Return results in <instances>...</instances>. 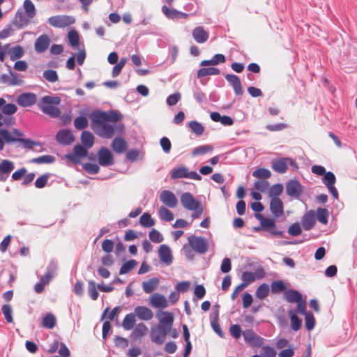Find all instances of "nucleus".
Masks as SVG:
<instances>
[{"label":"nucleus","instance_id":"obj_37","mask_svg":"<svg viewBox=\"0 0 357 357\" xmlns=\"http://www.w3.org/2000/svg\"><path fill=\"white\" fill-rule=\"evenodd\" d=\"M11 132L7 129H3L1 131V137L4 141V143L12 144L16 142H20V138L14 137Z\"/></svg>","mask_w":357,"mask_h":357},{"label":"nucleus","instance_id":"obj_45","mask_svg":"<svg viewBox=\"0 0 357 357\" xmlns=\"http://www.w3.org/2000/svg\"><path fill=\"white\" fill-rule=\"evenodd\" d=\"M97 288L96 283L94 280H91L88 282V293L93 301H96L99 296Z\"/></svg>","mask_w":357,"mask_h":357},{"label":"nucleus","instance_id":"obj_1","mask_svg":"<svg viewBox=\"0 0 357 357\" xmlns=\"http://www.w3.org/2000/svg\"><path fill=\"white\" fill-rule=\"evenodd\" d=\"M156 317L159 320L158 331L160 333L161 337L157 335L154 337V340H155V344L161 345L164 343L166 336L171 331L174 320V315L171 312L158 311L156 313Z\"/></svg>","mask_w":357,"mask_h":357},{"label":"nucleus","instance_id":"obj_5","mask_svg":"<svg viewBox=\"0 0 357 357\" xmlns=\"http://www.w3.org/2000/svg\"><path fill=\"white\" fill-rule=\"evenodd\" d=\"M75 22L73 16L68 15H54L48 19V22L53 26L57 28H64Z\"/></svg>","mask_w":357,"mask_h":357},{"label":"nucleus","instance_id":"obj_16","mask_svg":"<svg viewBox=\"0 0 357 357\" xmlns=\"http://www.w3.org/2000/svg\"><path fill=\"white\" fill-rule=\"evenodd\" d=\"M270 210L274 218H277L284 213V204L279 197H273L270 202Z\"/></svg>","mask_w":357,"mask_h":357},{"label":"nucleus","instance_id":"obj_46","mask_svg":"<svg viewBox=\"0 0 357 357\" xmlns=\"http://www.w3.org/2000/svg\"><path fill=\"white\" fill-rule=\"evenodd\" d=\"M13 162L8 160H3L0 162V172L5 174H10L14 169Z\"/></svg>","mask_w":357,"mask_h":357},{"label":"nucleus","instance_id":"obj_25","mask_svg":"<svg viewBox=\"0 0 357 357\" xmlns=\"http://www.w3.org/2000/svg\"><path fill=\"white\" fill-rule=\"evenodd\" d=\"M284 298L288 303H297L303 298L302 294L296 289H287L284 291Z\"/></svg>","mask_w":357,"mask_h":357},{"label":"nucleus","instance_id":"obj_52","mask_svg":"<svg viewBox=\"0 0 357 357\" xmlns=\"http://www.w3.org/2000/svg\"><path fill=\"white\" fill-rule=\"evenodd\" d=\"M189 127L190 128L192 131L197 136L203 134L204 131V126L195 120L192 121L189 123Z\"/></svg>","mask_w":357,"mask_h":357},{"label":"nucleus","instance_id":"obj_12","mask_svg":"<svg viewBox=\"0 0 357 357\" xmlns=\"http://www.w3.org/2000/svg\"><path fill=\"white\" fill-rule=\"evenodd\" d=\"M316 223V213L314 210H310L305 213L301 218V224L304 230H310Z\"/></svg>","mask_w":357,"mask_h":357},{"label":"nucleus","instance_id":"obj_19","mask_svg":"<svg viewBox=\"0 0 357 357\" xmlns=\"http://www.w3.org/2000/svg\"><path fill=\"white\" fill-rule=\"evenodd\" d=\"M134 314L142 321H149L153 317V313L146 306H137L134 310Z\"/></svg>","mask_w":357,"mask_h":357},{"label":"nucleus","instance_id":"obj_42","mask_svg":"<svg viewBox=\"0 0 357 357\" xmlns=\"http://www.w3.org/2000/svg\"><path fill=\"white\" fill-rule=\"evenodd\" d=\"M137 264V261L135 259H130L125 262L119 269V275H124L131 271Z\"/></svg>","mask_w":357,"mask_h":357},{"label":"nucleus","instance_id":"obj_59","mask_svg":"<svg viewBox=\"0 0 357 357\" xmlns=\"http://www.w3.org/2000/svg\"><path fill=\"white\" fill-rule=\"evenodd\" d=\"M149 238L155 243H159L163 241L164 238L161 233L155 229H152L149 234Z\"/></svg>","mask_w":357,"mask_h":357},{"label":"nucleus","instance_id":"obj_9","mask_svg":"<svg viewBox=\"0 0 357 357\" xmlns=\"http://www.w3.org/2000/svg\"><path fill=\"white\" fill-rule=\"evenodd\" d=\"M88 117L91 121V128L95 129L96 127H99L107 122V112L95 109L89 113Z\"/></svg>","mask_w":357,"mask_h":357},{"label":"nucleus","instance_id":"obj_38","mask_svg":"<svg viewBox=\"0 0 357 357\" xmlns=\"http://www.w3.org/2000/svg\"><path fill=\"white\" fill-rule=\"evenodd\" d=\"M43 326L47 329H52L56 324L55 316L51 313H47L43 319Z\"/></svg>","mask_w":357,"mask_h":357},{"label":"nucleus","instance_id":"obj_47","mask_svg":"<svg viewBox=\"0 0 357 357\" xmlns=\"http://www.w3.org/2000/svg\"><path fill=\"white\" fill-rule=\"evenodd\" d=\"M56 160V158L54 156L51 155H41L38 158H33L31 160V162L36 163V164H50L54 162Z\"/></svg>","mask_w":357,"mask_h":357},{"label":"nucleus","instance_id":"obj_28","mask_svg":"<svg viewBox=\"0 0 357 357\" xmlns=\"http://www.w3.org/2000/svg\"><path fill=\"white\" fill-rule=\"evenodd\" d=\"M160 283V279L158 278H152L148 281H144L142 282L143 291L146 294L153 292L158 286Z\"/></svg>","mask_w":357,"mask_h":357},{"label":"nucleus","instance_id":"obj_50","mask_svg":"<svg viewBox=\"0 0 357 357\" xmlns=\"http://www.w3.org/2000/svg\"><path fill=\"white\" fill-rule=\"evenodd\" d=\"M68 39L69 44L73 47H76L79 45V36L77 31L71 30L68 33Z\"/></svg>","mask_w":357,"mask_h":357},{"label":"nucleus","instance_id":"obj_30","mask_svg":"<svg viewBox=\"0 0 357 357\" xmlns=\"http://www.w3.org/2000/svg\"><path fill=\"white\" fill-rule=\"evenodd\" d=\"M288 315L291 321V329L294 331H299L302 326V319L296 314V311L294 310H289Z\"/></svg>","mask_w":357,"mask_h":357},{"label":"nucleus","instance_id":"obj_32","mask_svg":"<svg viewBox=\"0 0 357 357\" xmlns=\"http://www.w3.org/2000/svg\"><path fill=\"white\" fill-rule=\"evenodd\" d=\"M135 314L134 313H129L124 317L122 326L126 331H130L133 328L136 324Z\"/></svg>","mask_w":357,"mask_h":357},{"label":"nucleus","instance_id":"obj_35","mask_svg":"<svg viewBox=\"0 0 357 357\" xmlns=\"http://www.w3.org/2000/svg\"><path fill=\"white\" fill-rule=\"evenodd\" d=\"M147 331L148 328L143 323H139L135 326L130 336L134 339L139 338L145 335Z\"/></svg>","mask_w":357,"mask_h":357},{"label":"nucleus","instance_id":"obj_40","mask_svg":"<svg viewBox=\"0 0 357 357\" xmlns=\"http://www.w3.org/2000/svg\"><path fill=\"white\" fill-rule=\"evenodd\" d=\"M59 268V263L58 260L55 258H52L48 263V265L46 268L45 274H48L49 275H52V278H54L56 275V272Z\"/></svg>","mask_w":357,"mask_h":357},{"label":"nucleus","instance_id":"obj_56","mask_svg":"<svg viewBox=\"0 0 357 357\" xmlns=\"http://www.w3.org/2000/svg\"><path fill=\"white\" fill-rule=\"evenodd\" d=\"M283 185L281 183H276L271 186L269 190L268 195L272 199L278 197L283 191Z\"/></svg>","mask_w":357,"mask_h":357},{"label":"nucleus","instance_id":"obj_48","mask_svg":"<svg viewBox=\"0 0 357 357\" xmlns=\"http://www.w3.org/2000/svg\"><path fill=\"white\" fill-rule=\"evenodd\" d=\"M252 176L264 180L271 176V172L266 168H258L252 172Z\"/></svg>","mask_w":357,"mask_h":357},{"label":"nucleus","instance_id":"obj_34","mask_svg":"<svg viewBox=\"0 0 357 357\" xmlns=\"http://www.w3.org/2000/svg\"><path fill=\"white\" fill-rule=\"evenodd\" d=\"M188 169L186 167L182 166L178 168H174L171 172V178L178 179L188 177Z\"/></svg>","mask_w":357,"mask_h":357},{"label":"nucleus","instance_id":"obj_63","mask_svg":"<svg viewBox=\"0 0 357 357\" xmlns=\"http://www.w3.org/2000/svg\"><path fill=\"white\" fill-rule=\"evenodd\" d=\"M50 176V173H45V174L41 175L40 176H39L38 178H37L34 183L36 188H40V189L44 188L47 183Z\"/></svg>","mask_w":357,"mask_h":357},{"label":"nucleus","instance_id":"obj_11","mask_svg":"<svg viewBox=\"0 0 357 357\" xmlns=\"http://www.w3.org/2000/svg\"><path fill=\"white\" fill-rule=\"evenodd\" d=\"M160 200L169 208H175L178 204V199L175 195L169 190H164L160 194Z\"/></svg>","mask_w":357,"mask_h":357},{"label":"nucleus","instance_id":"obj_21","mask_svg":"<svg viewBox=\"0 0 357 357\" xmlns=\"http://www.w3.org/2000/svg\"><path fill=\"white\" fill-rule=\"evenodd\" d=\"M100 128L97 134L102 138L110 139L113 137L115 131V126L109 124L107 122L99 126Z\"/></svg>","mask_w":357,"mask_h":357},{"label":"nucleus","instance_id":"obj_44","mask_svg":"<svg viewBox=\"0 0 357 357\" xmlns=\"http://www.w3.org/2000/svg\"><path fill=\"white\" fill-rule=\"evenodd\" d=\"M24 8L25 9V12L29 18H33L36 15V8L34 4L31 0H25L24 1Z\"/></svg>","mask_w":357,"mask_h":357},{"label":"nucleus","instance_id":"obj_54","mask_svg":"<svg viewBox=\"0 0 357 357\" xmlns=\"http://www.w3.org/2000/svg\"><path fill=\"white\" fill-rule=\"evenodd\" d=\"M322 182L326 187L335 185L336 177L332 172H327L322 177Z\"/></svg>","mask_w":357,"mask_h":357},{"label":"nucleus","instance_id":"obj_10","mask_svg":"<svg viewBox=\"0 0 357 357\" xmlns=\"http://www.w3.org/2000/svg\"><path fill=\"white\" fill-rule=\"evenodd\" d=\"M180 201L183 207L188 211L197 209L200 204V202L189 192H183L180 197Z\"/></svg>","mask_w":357,"mask_h":357},{"label":"nucleus","instance_id":"obj_3","mask_svg":"<svg viewBox=\"0 0 357 357\" xmlns=\"http://www.w3.org/2000/svg\"><path fill=\"white\" fill-rule=\"evenodd\" d=\"M188 243L195 252L199 254H205L208 245L206 240L201 236H190L188 238Z\"/></svg>","mask_w":357,"mask_h":357},{"label":"nucleus","instance_id":"obj_7","mask_svg":"<svg viewBox=\"0 0 357 357\" xmlns=\"http://www.w3.org/2000/svg\"><path fill=\"white\" fill-rule=\"evenodd\" d=\"M97 155L98 163L102 167H109L114 163V155L112 151L106 147H101Z\"/></svg>","mask_w":357,"mask_h":357},{"label":"nucleus","instance_id":"obj_60","mask_svg":"<svg viewBox=\"0 0 357 357\" xmlns=\"http://www.w3.org/2000/svg\"><path fill=\"white\" fill-rule=\"evenodd\" d=\"M43 77L50 82H55L59 79L57 73L54 70H46L43 73Z\"/></svg>","mask_w":357,"mask_h":357},{"label":"nucleus","instance_id":"obj_36","mask_svg":"<svg viewBox=\"0 0 357 357\" xmlns=\"http://www.w3.org/2000/svg\"><path fill=\"white\" fill-rule=\"evenodd\" d=\"M329 217V211L326 208H318L317 209L316 218L317 220L323 224L326 225Z\"/></svg>","mask_w":357,"mask_h":357},{"label":"nucleus","instance_id":"obj_57","mask_svg":"<svg viewBox=\"0 0 357 357\" xmlns=\"http://www.w3.org/2000/svg\"><path fill=\"white\" fill-rule=\"evenodd\" d=\"M82 168L89 174H96L100 169L98 165L90 162L82 164Z\"/></svg>","mask_w":357,"mask_h":357},{"label":"nucleus","instance_id":"obj_39","mask_svg":"<svg viewBox=\"0 0 357 357\" xmlns=\"http://www.w3.org/2000/svg\"><path fill=\"white\" fill-rule=\"evenodd\" d=\"M269 291L270 288L268 284L263 283L257 288L255 296L260 300H263L268 295Z\"/></svg>","mask_w":357,"mask_h":357},{"label":"nucleus","instance_id":"obj_13","mask_svg":"<svg viewBox=\"0 0 357 357\" xmlns=\"http://www.w3.org/2000/svg\"><path fill=\"white\" fill-rule=\"evenodd\" d=\"M158 256L162 263L167 266H169L173 261V256L169 245L162 244L159 247Z\"/></svg>","mask_w":357,"mask_h":357},{"label":"nucleus","instance_id":"obj_61","mask_svg":"<svg viewBox=\"0 0 357 357\" xmlns=\"http://www.w3.org/2000/svg\"><path fill=\"white\" fill-rule=\"evenodd\" d=\"M1 312L4 315L5 319L8 323H12L13 321V316H12V307L9 304H4L1 307Z\"/></svg>","mask_w":357,"mask_h":357},{"label":"nucleus","instance_id":"obj_2","mask_svg":"<svg viewBox=\"0 0 357 357\" xmlns=\"http://www.w3.org/2000/svg\"><path fill=\"white\" fill-rule=\"evenodd\" d=\"M61 98L59 96H45L38 102V107L40 111L52 118H57L61 114L60 109L56 107L61 103Z\"/></svg>","mask_w":357,"mask_h":357},{"label":"nucleus","instance_id":"obj_51","mask_svg":"<svg viewBox=\"0 0 357 357\" xmlns=\"http://www.w3.org/2000/svg\"><path fill=\"white\" fill-rule=\"evenodd\" d=\"M213 149V147L212 145H210V144L202 145V146H197L195 149H194L192 154L193 156L199 155H204V154H206V153L212 151Z\"/></svg>","mask_w":357,"mask_h":357},{"label":"nucleus","instance_id":"obj_24","mask_svg":"<svg viewBox=\"0 0 357 357\" xmlns=\"http://www.w3.org/2000/svg\"><path fill=\"white\" fill-rule=\"evenodd\" d=\"M267 223L268 225L266 227V231L268 232L271 236H284V232L283 231L277 229V225L274 218H270Z\"/></svg>","mask_w":357,"mask_h":357},{"label":"nucleus","instance_id":"obj_53","mask_svg":"<svg viewBox=\"0 0 357 357\" xmlns=\"http://www.w3.org/2000/svg\"><path fill=\"white\" fill-rule=\"evenodd\" d=\"M316 321L314 314L309 312L305 315V324L307 331H312L315 326Z\"/></svg>","mask_w":357,"mask_h":357},{"label":"nucleus","instance_id":"obj_62","mask_svg":"<svg viewBox=\"0 0 357 357\" xmlns=\"http://www.w3.org/2000/svg\"><path fill=\"white\" fill-rule=\"evenodd\" d=\"M193 97L199 104H202L204 102H206V94L198 86H197L193 91Z\"/></svg>","mask_w":357,"mask_h":357},{"label":"nucleus","instance_id":"obj_20","mask_svg":"<svg viewBox=\"0 0 357 357\" xmlns=\"http://www.w3.org/2000/svg\"><path fill=\"white\" fill-rule=\"evenodd\" d=\"M85 110H88V108L80 111L79 116L75 119L74 126L77 130H82L86 128L89 126L87 116L89 113L86 112Z\"/></svg>","mask_w":357,"mask_h":357},{"label":"nucleus","instance_id":"obj_31","mask_svg":"<svg viewBox=\"0 0 357 357\" xmlns=\"http://www.w3.org/2000/svg\"><path fill=\"white\" fill-rule=\"evenodd\" d=\"M113 150L117 153H123L127 148V143L123 137H116L112 143Z\"/></svg>","mask_w":357,"mask_h":357},{"label":"nucleus","instance_id":"obj_23","mask_svg":"<svg viewBox=\"0 0 357 357\" xmlns=\"http://www.w3.org/2000/svg\"><path fill=\"white\" fill-rule=\"evenodd\" d=\"M162 11L168 19L171 20L186 17L188 16V14L178 11L176 9L169 8L165 5L162 6Z\"/></svg>","mask_w":357,"mask_h":357},{"label":"nucleus","instance_id":"obj_17","mask_svg":"<svg viewBox=\"0 0 357 357\" xmlns=\"http://www.w3.org/2000/svg\"><path fill=\"white\" fill-rule=\"evenodd\" d=\"M150 305L155 308L165 309L168 306V301L164 295L155 293L150 297Z\"/></svg>","mask_w":357,"mask_h":357},{"label":"nucleus","instance_id":"obj_29","mask_svg":"<svg viewBox=\"0 0 357 357\" xmlns=\"http://www.w3.org/2000/svg\"><path fill=\"white\" fill-rule=\"evenodd\" d=\"M80 140L84 146L90 149L94 144L95 137L90 131L84 130L81 134Z\"/></svg>","mask_w":357,"mask_h":357},{"label":"nucleus","instance_id":"obj_6","mask_svg":"<svg viewBox=\"0 0 357 357\" xmlns=\"http://www.w3.org/2000/svg\"><path fill=\"white\" fill-rule=\"evenodd\" d=\"M88 149L83 145L76 144L74 148V153H68L65 158L75 164H81L80 158L88 155Z\"/></svg>","mask_w":357,"mask_h":357},{"label":"nucleus","instance_id":"obj_33","mask_svg":"<svg viewBox=\"0 0 357 357\" xmlns=\"http://www.w3.org/2000/svg\"><path fill=\"white\" fill-rule=\"evenodd\" d=\"M220 73V70L215 67L201 68L197 71V77L202 78L207 75H217Z\"/></svg>","mask_w":357,"mask_h":357},{"label":"nucleus","instance_id":"obj_26","mask_svg":"<svg viewBox=\"0 0 357 357\" xmlns=\"http://www.w3.org/2000/svg\"><path fill=\"white\" fill-rule=\"evenodd\" d=\"M272 168L275 172L278 173L284 174L287 170L286 158L273 160Z\"/></svg>","mask_w":357,"mask_h":357},{"label":"nucleus","instance_id":"obj_27","mask_svg":"<svg viewBox=\"0 0 357 357\" xmlns=\"http://www.w3.org/2000/svg\"><path fill=\"white\" fill-rule=\"evenodd\" d=\"M29 22V17L22 11H17L15 14V19L13 20V24L17 28L22 29L26 26Z\"/></svg>","mask_w":357,"mask_h":357},{"label":"nucleus","instance_id":"obj_18","mask_svg":"<svg viewBox=\"0 0 357 357\" xmlns=\"http://www.w3.org/2000/svg\"><path fill=\"white\" fill-rule=\"evenodd\" d=\"M225 79L232 86L234 93L236 96L243 95V87L240 78L237 75L234 74H227L225 75Z\"/></svg>","mask_w":357,"mask_h":357},{"label":"nucleus","instance_id":"obj_8","mask_svg":"<svg viewBox=\"0 0 357 357\" xmlns=\"http://www.w3.org/2000/svg\"><path fill=\"white\" fill-rule=\"evenodd\" d=\"M37 102V96L32 92L20 93L16 98V102L22 107H29L35 105Z\"/></svg>","mask_w":357,"mask_h":357},{"label":"nucleus","instance_id":"obj_55","mask_svg":"<svg viewBox=\"0 0 357 357\" xmlns=\"http://www.w3.org/2000/svg\"><path fill=\"white\" fill-rule=\"evenodd\" d=\"M24 54V51L23 47L20 45H16L13 48L12 52L10 53V60L15 61L17 59H19L23 56Z\"/></svg>","mask_w":357,"mask_h":357},{"label":"nucleus","instance_id":"obj_58","mask_svg":"<svg viewBox=\"0 0 357 357\" xmlns=\"http://www.w3.org/2000/svg\"><path fill=\"white\" fill-rule=\"evenodd\" d=\"M255 275L256 273L250 271L243 272L241 275V280H243L241 284L246 287L255 280Z\"/></svg>","mask_w":357,"mask_h":357},{"label":"nucleus","instance_id":"obj_41","mask_svg":"<svg viewBox=\"0 0 357 357\" xmlns=\"http://www.w3.org/2000/svg\"><path fill=\"white\" fill-rule=\"evenodd\" d=\"M139 223L143 227H151L155 225V220L149 213H144L139 217Z\"/></svg>","mask_w":357,"mask_h":357},{"label":"nucleus","instance_id":"obj_49","mask_svg":"<svg viewBox=\"0 0 357 357\" xmlns=\"http://www.w3.org/2000/svg\"><path fill=\"white\" fill-rule=\"evenodd\" d=\"M160 218L166 221L170 222L174 219V214L166 207L160 206L158 210Z\"/></svg>","mask_w":357,"mask_h":357},{"label":"nucleus","instance_id":"obj_22","mask_svg":"<svg viewBox=\"0 0 357 357\" xmlns=\"http://www.w3.org/2000/svg\"><path fill=\"white\" fill-rule=\"evenodd\" d=\"M209 34L204 29L203 26H197L192 31V37L198 43H204L207 41Z\"/></svg>","mask_w":357,"mask_h":357},{"label":"nucleus","instance_id":"obj_4","mask_svg":"<svg viewBox=\"0 0 357 357\" xmlns=\"http://www.w3.org/2000/svg\"><path fill=\"white\" fill-rule=\"evenodd\" d=\"M303 186L296 179H290L286 183V192L294 199H299L303 193Z\"/></svg>","mask_w":357,"mask_h":357},{"label":"nucleus","instance_id":"obj_15","mask_svg":"<svg viewBox=\"0 0 357 357\" xmlns=\"http://www.w3.org/2000/svg\"><path fill=\"white\" fill-rule=\"evenodd\" d=\"M56 140L62 145H70L74 141V136L70 130L68 129H61L56 135Z\"/></svg>","mask_w":357,"mask_h":357},{"label":"nucleus","instance_id":"obj_43","mask_svg":"<svg viewBox=\"0 0 357 357\" xmlns=\"http://www.w3.org/2000/svg\"><path fill=\"white\" fill-rule=\"evenodd\" d=\"M271 290L273 294H279L286 291L285 284L282 280H274L271 284Z\"/></svg>","mask_w":357,"mask_h":357},{"label":"nucleus","instance_id":"obj_64","mask_svg":"<svg viewBox=\"0 0 357 357\" xmlns=\"http://www.w3.org/2000/svg\"><path fill=\"white\" fill-rule=\"evenodd\" d=\"M107 121L116 123L122 119V114L116 110H109L107 112Z\"/></svg>","mask_w":357,"mask_h":357},{"label":"nucleus","instance_id":"obj_14","mask_svg":"<svg viewBox=\"0 0 357 357\" xmlns=\"http://www.w3.org/2000/svg\"><path fill=\"white\" fill-rule=\"evenodd\" d=\"M50 42V38L47 34L40 35L35 41V51L39 54L43 53L49 47Z\"/></svg>","mask_w":357,"mask_h":357}]
</instances>
